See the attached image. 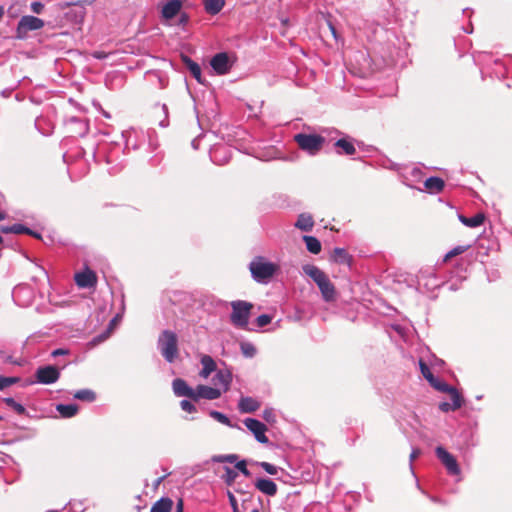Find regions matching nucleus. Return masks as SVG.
I'll return each mask as SVG.
<instances>
[{
  "mask_svg": "<svg viewBox=\"0 0 512 512\" xmlns=\"http://www.w3.org/2000/svg\"><path fill=\"white\" fill-rule=\"evenodd\" d=\"M303 272L309 276L318 286L321 296L325 302H334L337 298V291L329 277L315 265H304Z\"/></svg>",
  "mask_w": 512,
  "mask_h": 512,
  "instance_id": "nucleus-1",
  "label": "nucleus"
},
{
  "mask_svg": "<svg viewBox=\"0 0 512 512\" xmlns=\"http://www.w3.org/2000/svg\"><path fill=\"white\" fill-rule=\"evenodd\" d=\"M253 279L258 283H267L278 271L277 264L267 261L264 257H255L249 264Z\"/></svg>",
  "mask_w": 512,
  "mask_h": 512,
  "instance_id": "nucleus-2",
  "label": "nucleus"
},
{
  "mask_svg": "<svg viewBox=\"0 0 512 512\" xmlns=\"http://www.w3.org/2000/svg\"><path fill=\"white\" fill-rule=\"evenodd\" d=\"M174 393L178 397L186 396L194 401L201 398L213 400L221 396V390L211 386H173Z\"/></svg>",
  "mask_w": 512,
  "mask_h": 512,
  "instance_id": "nucleus-3",
  "label": "nucleus"
},
{
  "mask_svg": "<svg viewBox=\"0 0 512 512\" xmlns=\"http://www.w3.org/2000/svg\"><path fill=\"white\" fill-rule=\"evenodd\" d=\"M157 347L163 358L173 363L179 354L177 335L173 331L164 330L158 338Z\"/></svg>",
  "mask_w": 512,
  "mask_h": 512,
  "instance_id": "nucleus-4",
  "label": "nucleus"
},
{
  "mask_svg": "<svg viewBox=\"0 0 512 512\" xmlns=\"http://www.w3.org/2000/svg\"><path fill=\"white\" fill-rule=\"evenodd\" d=\"M231 323L240 329H247L253 305L250 302L236 300L231 302Z\"/></svg>",
  "mask_w": 512,
  "mask_h": 512,
  "instance_id": "nucleus-5",
  "label": "nucleus"
},
{
  "mask_svg": "<svg viewBox=\"0 0 512 512\" xmlns=\"http://www.w3.org/2000/svg\"><path fill=\"white\" fill-rule=\"evenodd\" d=\"M294 140L303 151L311 155L317 154L325 142L324 137L320 135L305 133L296 134Z\"/></svg>",
  "mask_w": 512,
  "mask_h": 512,
  "instance_id": "nucleus-6",
  "label": "nucleus"
},
{
  "mask_svg": "<svg viewBox=\"0 0 512 512\" xmlns=\"http://www.w3.org/2000/svg\"><path fill=\"white\" fill-rule=\"evenodd\" d=\"M437 390L448 393L451 401H443L439 403V409L443 412L455 411L462 406L463 398L461 393L455 388V386H434Z\"/></svg>",
  "mask_w": 512,
  "mask_h": 512,
  "instance_id": "nucleus-7",
  "label": "nucleus"
},
{
  "mask_svg": "<svg viewBox=\"0 0 512 512\" xmlns=\"http://www.w3.org/2000/svg\"><path fill=\"white\" fill-rule=\"evenodd\" d=\"M244 425L253 433L258 442L262 444H267L269 442L268 437L265 435L267 427L264 423L254 418H246L244 420Z\"/></svg>",
  "mask_w": 512,
  "mask_h": 512,
  "instance_id": "nucleus-8",
  "label": "nucleus"
},
{
  "mask_svg": "<svg viewBox=\"0 0 512 512\" xmlns=\"http://www.w3.org/2000/svg\"><path fill=\"white\" fill-rule=\"evenodd\" d=\"M44 27V21L38 17L26 15L18 22L17 33L19 37L28 31L39 30Z\"/></svg>",
  "mask_w": 512,
  "mask_h": 512,
  "instance_id": "nucleus-9",
  "label": "nucleus"
},
{
  "mask_svg": "<svg viewBox=\"0 0 512 512\" xmlns=\"http://www.w3.org/2000/svg\"><path fill=\"white\" fill-rule=\"evenodd\" d=\"M437 457L442 462V464L446 467L448 472L452 475H458L460 473V468L455 457L450 454L446 449L442 446H438L435 450Z\"/></svg>",
  "mask_w": 512,
  "mask_h": 512,
  "instance_id": "nucleus-10",
  "label": "nucleus"
},
{
  "mask_svg": "<svg viewBox=\"0 0 512 512\" xmlns=\"http://www.w3.org/2000/svg\"><path fill=\"white\" fill-rule=\"evenodd\" d=\"M210 65L213 68V70L219 75H224L228 73L231 68L229 57L224 52L218 53L215 56H213L210 61Z\"/></svg>",
  "mask_w": 512,
  "mask_h": 512,
  "instance_id": "nucleus-11",
  "label": "nucleus"
},
{
  "mask_svg": "<svg viewBox=\"0 0 512 512\" xmlns=\"http://www.w3.org/2000/svg\"><path fill=\"white\" fill-rule=\"evenodd\" d=\"M60 372L54 366H45L37 370V379L41 384H52L59 379Z\"/></svg>",
  "mask_w": 512,
  "mask_h": 512,
  "instance_id": "nucleus-12",
  "label": "nucleus"
},
{
  "mask_svg": "<svg viewBox=\"0 0 512 512\" xmlns=\"http://www.w3.org/2000/svg\"><path fill=\"white\" fill-rule=\"evenodd\" d=\"M75 282L80 288H91L96 285L97 278L93 271L86 270L75 275Z\"/></svg>",
  "mask_w": 512,
  "mask_h": 512,
  "instance_id": "nucleus-13",
  "label": "nucleus"
},
{
  "mask_svg": "<svg viewBox=\"0 0 512 512\" xmlns=\"http://www.w3.org/2000/svg\"><path fill=\"white\" fill-rule=\"evenodd\" d=\"M200 363L202 368L199 371V375L203 379H208V377L217 370V364L210 355H202Z\"/></svg>",
  "mask_w": 512,
  "mask_h": 512,
  "instance_id": "nucleus-14",
  "label": "nucleus"
},
{
  "mask_svg": "<svg viewBox=\"0 0 512 512\" xmlns=\"http://www.w3.org/2000/svg\"><path fill=\"white\" fill-rule=\"evenodd\" d=\"M182 2L180 0H170L162 7V17L166 20L174 18L181 10Z\"/></svg>",
  "mask_w": 512,
  "mask_h": 512,
  "instance_id": "nucleus-15",
  "label": "nucleus"
},
{
  "mask_svg": "<svg viewBox=\"0 0 512 512\" xmlns=\"http://www.w3.org/2000/svg\"><path fill=\"white\" fill-rule=\"evenodd\" d=\"M255 487L265 495L275 496L277 494V485L270 479L260 478L255 482Z\"/></svg>",
  "mask_w": 512,
  "mask_h": 512,
  "instance_id": "nucleus-16",
  "label": "nucleus"
},
{
  "mask_svg": "<svg viewBox=\"0 0 512 512\" xmlns=\"http://www.w3.org/2000/svg\"><path fill=\"white\" fill-rule=\"evenodd\" d=\"M313 226L314 220L312 215L309 213H301L295 222V227L305 232L311 231Z\"/></svg>",
  "mask_w": 512,
  "mask_h": 512,
  "instance_id": "nucleus-17",
  "label": "nucleus"
},
{
  "mask_svg": "<svg viewBox=\"0 0 512 512\" xmlns=\"http://www.w3.org/2000/svg\"><path fill=\"white\" fill-rule=\"evenodd\" d=\"M260 403L252 397H243L239 401L238 408L243 413H252L259 409Z\"/></svg>",
  "mask_w": 512,
  "mask_h": 512,
  "instance_id": "nucleus-18",
  "label": "nucleus"
},
{
  "mask_svg": "<svg viewBox=\"0 0 512 512\" xmlns=\"http://www.w3.org/2000/svg\"><path fill=\"white\" fill-rule=\"evenodd\" d=\"M173 504L171 498L162 497L152 505L150 512H171Z\"/></svg>",
  "mask_w": 512,
  "mask_h": 512,
  "instance_id": "nucleus-19",
  "label": "nucleus"
},
{
  "mask_svg": "<svg viewBox=\"0 0 512 512\" xmlns=\"http://www.w3.org/2000/svg\"><path fill=\"white\" fill-rule=\"evenodd\" d=\"M205 11L210 15L218 14L225 5V0H203Z\"/></svg>",
  "mask_w": 512,
  "mask_h": 512,
  "instance_id": "nucleus-20",
  "label": "nucleus"
},
{
  "mask_svg": "<svg viewBox=\"0 0 512 512\" xmlns=\"http://www.w3.org/2000/svg\"><path fill=\"white\" fill-rule=\"evenodd\" d=\"M459 220L461 223H463L467 227L475 228L479 227L484 222V215L483 214H476L472 217H465L463 215H459Z\"/></svg>",
  "mask_w": 512,
  "mask_h": 512,
  "instance_id": "nucleus-21",
  "label": "nucleus"
},
{
  "mask_svg": "<svg viewBox=\"0 0 512 512\" xmlns=\"http://www.w3.org/2000/svg\"><path fill=\"white\" fill-rule=\"evenodd\" d=\"M56 410L63 418H71L78 412V406L76 404H58Z\"/></svg>",
  "mask_w": 512,
  "mask_h": 512,
  "instance_id": "nucleus-22",
  "label": "nucleus"
},
{
  "mask_svg": "<svg viewBox=\"0 0 512 512\" xmlns=\"http://www.w3.org/2000/svg\"><path fill=\"white\" fill-rule=\"evenodd\" d=\"M303 241L305 242L306 248L310 253H312V254L320 253L321 243L316 237L305 235V236H303Z\"/></svg>",
  "mask_w": 512,
  "mask_h": 512,
  "instance_id": "nucleus-23",
  "label": "nucleus"
},
{
  "mask_svg": "<svg viewBox=\"0 0 512 512\" xmlns=\"http://www.w3.org/2000/svg\"><path fill=\"white\" fill-rule=\"evenodd\" d=\"M424 185L431 192H440L444 188V181L439 177H429Z\"/></svg>",
  "mask_w": 512,
  "mask_h": 512,
  "instance_id": "nucleus-24",
  "label": "nucleus"
},
{
  "mask_svg": "<svg viewBox=\"0 0 512 512\" xmlns=\"http://www.w3.org/2000/svg\"><path fill=\"white\" fill-rule=\"evenodd\" d=\"M419 369L423 377L429 382V384H442L441 382H438L430 369V367L423 361L422 359L419 360Z\"/></svg>",
  "mask_w": 512,
  "mask_h": 512,
  "instance_id": "nucleus-25",
  "label": "nucleus"
},
{
  "mask_svg": "<svg viewBox=\"0 0 512 512\" xmlns=\"http://www.w3.org/2000/svg\"><path fill=\"white\" fill-rule=\"evenodd\" d=\"M214 384H230L232 381V374L228 369H217Z\"/></svg>",
  "mask_w": 512,
  "mask_h": 512,
  "instance_id": "nucleus-26",
  "label": "nucleus"
},
{
  "mask_svg": "<svg viewBox=\"0 0 512 512\" xmlns=\"http://www.w3.org/2000/svg\"><path fill=\"white\" fill-rule=\"evenodd\" d=\"M335 147L342 150V153L346 155H353L356 151L354 145L352 142L346 140V139H339L335 142ZM341 154V152H338Z\"/></svg>",
  "mask_w": 512,
  "mask_h": 512,
  "instance_id": "nucleus-27",
  "label": "nucleus"
},
{
  "mask_svg": "<svg viewBox=\"0 0 512 512\" xmlns=\"http://www.w3.org/2000/svg\"><path fill=\"white\" fill-rule=\"evenodd\" d=\"M240 350L244 357L253 358L257 354V348L255 345L248 341L240 343Z\"/></svg>",
  "mask_w": 512,
  "mask_h": 512,
  "instance_id": "nucleus-28",
  "label": "nucleus"
},
{
  "mask_svg": "<svg viewBox=\"0 0 512 512\" xmlns=\"http://www.w3.org/2000/svg\"><path fill=\"white\" fill-rule=\"evenodd\" d=\"M331 259L336 263L345 264L348 263L349 256L345 249L335 248L331 254Z\"/></svg>",
  "mask_w": 512,
  "mask_h": 512,
  "instance_id": "nucleus-29",
  "label": "nucleus"
},
{
  "mask_svg": "<svg viewBox=\"0 0 512 512\" xmlns=\"http://www.w3.org/2000/svg\"><path fill=\"white\" fill-rule=\"evenodd\" d=\"M74 398L84 402H92L95 400L96 394L90 389H81L74 394Z\"/></svg>",
  "mask_w": 512,
  "mask_h": 512,
  "instance_id": "nucleus-30",
  "label": "nucleus"
},
{
  "mask_svg": "<svg viewBox=\"0 0 512 512\" xmlns=\"http://www.w3.org/2000/svg\"><path fill=\"white\" fill-rule=\"evenodd\" d=\"M186 64H187V67H188L190 73L192 74V76L197 81L200 82L201 81V68H200V66L196 62H194V61H192L190 59L186 60Z\"/></svg>",
  "mask_w": 512,
  "mask_h": 512,
  "instance_id": "nucleus-31",
  "label": "nucleus"
},
{
  "mask_svg": "<svg viewBox=\"0 0 512 512\" xmlns=\"http://www.w3.org/2000/svg\"><path fill=\"white\" fill-rule=\"evenodd\" d=\"M209 415L216 421L220 422L221 424H224L226 426L232 427L230 419L223 413L212 410L210 411Z\"/></svg>",
  "mask_w": 512,
  "mask_h": 512,
  "instance_id": "nucleus-32",
  "label": "nucleus"
},
{
  "mask_svg": "<svg viewBox=\"0 0 512 512\" xmlns=\"http://www.w3.org/2000/svg\"><path fill=\"white\" fill-rule=\"evenodd\" d=\"M3 401L11 407L17 414L22 415L25 413V408L22 404L16 402L13 398L7 397Z\"/></svg>",
  "mask_w": 512,
  "mask_h": 512,
  "instance_id": "nucleus-33",
  "label": "nucleus"
},
{
  "mask_svg": "<svg viewBox=\"0 0 512 512\" xmlns=\"http://www.w3.org/2000/svg\"><path fill=\"white\" fill-rule=\"evenodd\" d=\"M228 152V148L226 146H219V147H215L211 152H210V158L211 160L216 163V164H224V162H221L219 159H218V155L219 154H226Z\"/></svg>",
  "mask_w": 512,
  "mask_h": 512,
  "instance_id": "nucleus-34",
  "label": "nucleus"
},
{
  "mask_svg": "<svg viewBox=\"0 0 512 512\" xmlns=\"http://www.w3.org/2000/svg\"><path fill=\"white\" fill-rule=\"evenodd\" d=\"M11 232L14 234H30L34 237H39V234L32 232L29 228L25 227L22 224H14L11 225Z\"/></svg>",
  "mask_w": 512,
  "mask_h": 512,
  "instance_id": "nucleus-35",
  "label": "nucleus"
},
{
  "mask_svg": "<svg viewBox=\"0 0 512 512\" xmlns=\"http://www.w3.org/2000/svg\"><path fill=\"white\" fill-rule=\"evenodd\" d=\"M237 459L238 456L236 454L216 455L212 458V460L217 463H234Z\"/></svg>",
  "mask_w": 512,
  "mask_h": 512,
  "instance_id": "nucleus-36",
  "label": "nucleus"
},
{
  "mask_svg": "<svg viewBox=\"0 0 512 512\" xmlns=\"http://www.w3.org/2000/svg\"><path fill=\"white\" fill-rule=\"evenodd\" d=\"M224 470H225V475L223 476V479H224L225 483L230 486L235 482L238 474L236 471H234L232 468H230L228 466L224 467Z\"/></svg>",
  "mask_w": 512,
  "mask_h": 512,
  "instance_id": "nucleus-37",
  "label": "nucleus"
},
{
  "mask_svg": "<svg viewBox=\"0 0 512 512\" xmlns=\"http://www.w3.org/2000/svg\"><path fill=\"white\" fill-rule=\"evenodd\" d=\"M468 246H457L450 250L444 257V261L451 259L457 255L464 253L467 250Z\"/></svg>",
  "mask_w": 512,
  "mask_h": 512,
  "instance_id": "nucleus-38",
  "label": "nucleus"
},
{
  "mask_svg": "<svg viewBox=\"0 0 512 512\" xmlns=\"http://www.w3.org/2000/svg\"><path fill=\"white\" fill-rule=\"evenodd\" d=\"M271 321L272 317L268 314H262L256 318V324L260 328L268 325L269 323H271Z\"/></svg>",
  "mask_w": 512,
  "mask_h": 512,
  "instance_id": "nucleus-39",
  "label": "nucleus"
},
{
  "mask_svg": "<svg viewBox=\"0 0 512 512\" xmlns=\"http://www.w3.org/2000/svg\"><path fill=\"white\" fill-rule=\"evenodd\" d=\"M235 468L238 469L243 475L249 477L250 471L247 469V463L245 460L237 461L235 464Z\"/></svg>",
  "mask_w": 512,
  "mask_h": 512,
  "instance_id": "nucleus-40",
  "label": "nucleus"
},
{
  "mask_svg": "<svg viewBox=\"0 0 512 512\" xmlns=\"http://www.w3.org/2000/svg\"><path fill=\"white\" fill-rule=\"evenodd\" d=\"M259 465L270 475H276L278 468L268 462H260Z\"/></svg>",
  "mask_w": 512,
  "mask_h": 512,
  "instance_id": "nucleus-41",
  "label": "nucleus"
},
{
  "mask_svg": "<svg viewBox=\"0 0 512 512\" xmlns=\"http://www.w3.org/2000/svg\"><path fill=\"white\" fill-rule=\"evenodd\" d=\"M180 406H181L182 410H184L187 413H193L196 411L195 406L188 400H182L180 402Z\"/></svg>",
  "mask_w": 512,
  "mask_h": 512,
  "instance_id": "nucleus-42",
  "label": "nucleus"
},
{
  "mask_svg": "<svg viewBox=\"0 0 512 512\" xmlns=\"http://www.w3.org/2000/svg\"><path fill=\"white\" fill-rule=\"evenodd\" d=\"M263 418L265 421L269 423H274L276 421V416L274 414V411L272 409H266L263 411Z\"/></svg>",
  "mask_w": 512,
  "mask_h": 512,
  "instance_id": "nucleus-43",
  "label": "nucleus"
},
{
  "mask_svg": "<svg viewBox=\"0 0 512 512\" xmlns=\"http://www.w3.org/2000/svg\"><path fill=\"white\" fill-rule=\"evenodd\" d=\"M227 495H228V499H229V502L231 504V507L233 508V511L237 512L238 511V504H237V500H236L235 496L230 491H228Z\"/></svg>",
  "mask_w": 512,
  "mask_h": 512,
  "instance_id": "nucleus-44",
  "label": "nucleus"
},
{
  "mask_svg": "<svg viewBox=\"0 0 512 512\" xmlns=\"http://www.w3.org/2000/svg\"><path fill=\"white\" fill-rule=\"evenodd\" d=\"M44 8V5L41 2H32L31 10L36 14H40Z\"/></svg>",
  "mask_w": 512,
  "mask_h": 512,
  "instance_id": "nucleus-45",
  "label": "nucleus"
},
{
  "mask_svg": "<svg viewBox=\"0 0 512 512\" xmlns=\"http://www.w3.org/2000/svg\"><path fill=\"white\" fill-rule=\"evenodd\" d=\"M17 381L14 377H5L0 375V384H15Z\"/></svg>",
  "mask_w": 512,
  "mask_h": 512,
  "instance_id": "nucleus-46",
  "label": "nucleus"
},
{
  "mask_svg": "<svg viewBox=\"0 0 512 512\" xmlns=\"http://www.w3.org/2000/svg\"><path fill=\"white\" fill-rule=\"evenodd\" d=\"M68 354V350L66 349H56L52 352V356L56 357V356H60V355H66Z\"/></svg>",
  "mask_w": 512,
  "mask_h": 512,
  "instance_id": "nucleus-47",
  "label": "nucleus"
},
{
  "mask_svg": "<svg viewBox=\"0 0 512 512\" xmlns=\"http://www.w3.org/2000/svg\"><path fill=\"white\" fill-rule=\"evenodd\" d=\"M183 509H184L183 499L180 498L176 504V512H183Z\"/></svg>",
  "mask_w": 512,
  "mask_h": 512,
  "instance_id": "nucleus-48",
  "label": "nucleus"
},
{
  "mask_svg": "<svg viewBox=\"0 0 512 512\" xmlns=\"http://www.w3.org/2000/svg\"><path fill=\"white\" fill-rule=\"evenodd\" d=\"M26 290H27V288H26V287H17V288H15V289H14V292H13V296H14V298H17V297H18V295H19L21 292H24V291H26Z\"/></svg>",
  "mask_w": 512,
  "mask_h": 512,
  "instance_id": "nucleus-49",
  "label": "nucleus"
},
{
  "mask_svg": "<svg viewBox=\"0 0 512 512\" xmlns=\"http://www.w3.org/2000/svg\"><path fill=\"white\" fill-rule=\"evenodd\" d=\"M421 451L419 449H414L412 451V453L410 454V460L413 461L415 460L417 457H419Z\"/></svg>",
  "mask_w": 512,
  "mask_h": 512,
  "instance_id": "nucleus-50",
  "label": "nucleus"
},
{
  "mask_svg": "<svg viewBox=\"0 0 512 512\" xmlns=\"http://www.w3.org/2000/svg\"><path fill=\"white\" fill-rule=\"evenodd\" d=\"M81 131L79 132V135L84 136L88 131V125L86 123H82Z\"/></svg>",
  "mask_w": 512,
  "mask_h": 512,
  "instance_id": "nucleus-51",
  "label": "nucleus"
},
{
  "mask_svg": "<svg viewBox=\"0 0 512 512\" xmlns=\"http://www.w3.org/2000/svg\"><path fill=\"white\" fill-rule=\"evenodd\" d=\"M10 229H11V226H2V227H1V231H2L3 233H6V234H7V233H12Z\"/></svg>",
  "mask_w": 512,
  "mask_h": 512,
  "instance_id": "nucleus-52",
  "label": "nucleus"
},
{
  "mask_svg": "<svg viewBox=\"0 0 512 512\" xmlns=\"http://www.w3.org/2000/svg\"><path fill=\"white\" fill-rule=\"evenodd\" d=\"M172 384H175V385H178V384H185V382L180 379V378H176L172 381Z\"/></svg>",
  "mask_w": 512,
  "mask_h": 512,
  "instance_id": "nucleus-53",
  "label": "nucleus"
},
{
  "mask_svg": "<svg viewBox=\"0 0 512 512\" xmlns=\"http://www.w3.org/2000/svg\"><path fill=\"white\" fill-rule=\"evenodd\" d=\"M330 30L334 36V38H337L336 29L332 24H329Z\"/></svg>",
  "mask_w": 512,
  "mask_h": 512,
  "instance_id": "nucleus-54",
  "label": "nucleus"
},
{
  "mask_svg": "<svg viewBox=\"0 0 512 512\" xmlns=\"http://www.w3.org/2000/svg\"><path fill=\"white\" fill-rule=\"evenodd\" d=\"M167 475H170V472H168L166 475H164V476L160 477V478L157 480L156 484H157V485H159V484L164 480V478H165Z\"/></svg>",
  "mask_w": 512,
  "mask_h": 512,
  "instance_id": "nucleus-55",
  "label": "nucleus"
},
{
  "mask_svg": "<svg viewBox=\"0 0 512 512\" xmlns=\"http://www.w3.org/2000/svg\"><path fill=\"white\" fill-rule=\"evenodd\" d=\"M192 146H193V148H194V149H197V148H198V139H194V140L192 141Z\"/></svg>",
  "mask_w": 512,
  "mask_h": 512,
  "instance_id": "nucleus-56",
  "label": "nucleus"
},
{
  "mask_svg": "<svg viewBox=\"0 0 512 512\" xmlns=\"http://www.w3.org/2000/svg\"><path fill=\"white\" fill-rule=\"evenodd\" d=\"M94 56L98 59H101L104 57V55L102 53H95Z\"/></svg>",
  "mask_w": 512,
  "mask_h": 512,
  "instance_id": "nucleus-57",
  "label": "nucleus"
},
{
  "mask_svg": "<svg viewBox=\"0 0 512 512\" xmlns=\"http://www.w3.org/2000/svg\"><path fill=\"white\" fill-rule=\"evenodd\" d=\"M162 110L164 111V113H167V106L165 104L162 105Z\"/></svg>",
  "mask_w": 512,
  "mask_h": 512,
  "instance_id": "nucleus-58",
  "label": "nucleus"
},
{
  "mask_svg": "<svg viewBox=\"0 0 512 512\" xmlns=\"http://www.w3.org/2000/svg\"><path fill=\"white\" fill-rule=\"evenodd\" d=\"M70 121H71V122H78L79 120H78L76 117H72V118L70 119Z\"/></svg>",
  "mask_w": 512,
  "mask_h": 512,
  "instance_id": "nucleus-59",
  "label": "nucleus"
},
{
  "mask_svg": "<svg viewBox=\"0 0 512 512\" xmlns=\"http://www.w3.org/2000/svg\"><path fill=\"white\" fill-rule=\"evenodd\" d=\"M5 218V214L0 212V220H3Z\"/></svg>",
  "mask_w": 512,
  "mask_h": 512,
  "instance_id": "nucleus-60",
  "label": "nucleus"
},
{
  "mask_svg": "<svg viewBox=\"0 0 512 512\" xmlns=\"http://www.w3.org/2000/svg\"><path fill=\"white\" fill-rule=\"evenodd\" d=\"M3 14H4L3 8L0 6V18L3 16Z\"/></svg>",
  "mask_w": 512,
  "mask_h": 512,
  "instance_id": "nucleus-61",
  "label": "nucleus"
},
{
  "mask_svg": "<svg viewBox=\"0 0 512 512\" xmlns=\"http://www.w3.org/2000/svg\"><path fill=\"white\" fill-rule=\"evenodd\" d=\"M186 21V17L185 16H182L181 18V22H185Z\"/></svg>",
  "mask_w": 512,
  "mask_h": 512,
  "instance_id": "nucleus-62",
  "label": "nucleus"
},
{
  "mask_svg": "<svg viewBox=\"0 0 512 512\" xmlns=\"http://www.w3.org/2000/svg\"><path fill=\"white\" fill-rule=\"evenodd\" d=\"M106 337H107V336L102 335V336H100V340H104V339H106Z\"/></svg>",
  "mask_w": 512,
  "mask_h": 512,
  "instance_id": "nucleus-63",
  "label": "nucleus"
},
{
  "mask_svg": "<svg viewBox=\"0 0 512 512\" xmlns=\"http://www.w3.org/2000/svg\"><path fill=\"white\" fill-rule=\"evenodd\" d=\"M251 512H259V510H257V509H254V510H252Z\"/></svg>",
  "mask_w": 512,
  "mask_h": 512,
  "instance_id": "nucleus-64",
  "label": "nucleus"
}]
</instances>
